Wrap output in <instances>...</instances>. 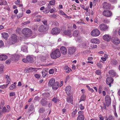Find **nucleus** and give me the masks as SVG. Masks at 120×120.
<instances>
[{
	"mask_svg": "<svg viewBox=\"0 0 120 120\" xmlns=\"http://www.w3.org/2000/svg\"><path fill=\"white\" fill-rule=\"evenodd\" d=\"M51 57L52 58L56 59L59 57L61 56L60 53L59 49H56L52 52L50 54Z\"/></svg>",
	"mask_w": 120,
	"mask_h": 120,
	"instance_id": "nucleus-1",
	"label": "nucleus"
},
{
	"mask_svg": "<svg viewBox=\"0 0 120 120\" xmlns=\"http://www.w3.org/2000/svg\"><path fill=\"white\" fill-rule=\"evenodd\" d=\"M22 34L26 37H29L32 35V32L30 29L27 28H24L22 31Z\"/></svg>",
	"mask_w": 120,
	"mask_h": 120,
	"instance_id": "nucleus-2",
	"label": "nucleus"
},
{
	"mask_svg": "<svg viewBox=\"0 0 120 120\" xmlns=\"http://www.w3.org/2000/svg\"><path fill=\"white\" fill-rule=\"evenodd\" d=\"M11 40H10L9 41V43L10 45L14 44L16 42L17 40L16 35L13 34L12 35Z\"/></svg>",
	"mask_w": 120,
	"mask_h": 120,
	"instance_id": "nucleus-3",
	"label": "nucleus"
},
{
	"mask_svg": "<svg viewBox=\"0 0 120 120\" xmlns=\"http://www.w3.org/2000/svg\"><path fill=\"white\" fill-rule=\"evenodd\" d=\"M99 29L102 31H107L109 27L104 23L101 24L99 26Z\"/></svg>",
	"mask_w": 120,
	"mask_h": 120,
	"instance_id": "nucleus-4",
	"label": "nucleus"
},
{
	"mask_svg": "<svg viewBox=\"0 0 120 120\" xmlns=\"http://www.w3.org/2000/svg\"><path fill=\"white\" fill-rule=\"evenodd\" d=\"M48 27V26H44L43 25H42L39 27V30L40 32L45 33L47 31Z\"/></svg>",
	"mask_w": 120,
	"mask_h": 120,
	"instance_id": "nucleus-5",
	"label": "nucleus"
},
{
	"mask_svg": "<svg viewBox=\"0 0 120 120\" xmlns=\"http://www.w3.org/2000/svg\"><path fill=\"white\" fill-rule=\"evenodd\" d=\"M100 34V31L97 29L93 30L91 33V35L93 36H98Z\"/></svg>",
	"mask_w": 120,
	"mask_h": 120,
	"instance_id": "nucleus-6",
	"label": "nucleus"
},
{
	"mask_svg": "<svg viewBox=\"0 0 120 120\" xmlns=\"http://www.w3.org/2000/svg\"><path fill=\"white\" fill-rule=\"evenodd\" d=\"M106 105L107 106H109L110 104L111 99L110 97L108 95H106L105 98Z\"/></svg>",
	"mask_w": 120,
	"mask_h": 120,
	"instance_id": "nucleus-7",
	"label": "nucleus"
},
{
	"mask_svg": "<svg viewBox=\"0 0 120 120\" xmlns=\"http://www.w3.org/2000/svg\"><path fill=\"white\" fill-rule=\"evenodd\" d=\"M60 31V30L59 28L55 27L52 30L51 33L54 34H58Z\"/></svg>",
	"mask_w": 120,
	"mask_h": 120,
	"instance_id": "nucleus-8",
	"label": "nucleus"
},
{
	"mask_svg": "<svg viewBox=\"0 0 120 120\" xmlns=\"http://www.w3.org/2000/svg\"><path fill=\"white\" fill-rule=\"evenodd\" d=\"M76 48L74 47H69L68 50V53L69 55H71L73 54L75 52Z\"/></svg>",
	"mask_w": 120,
	"mask_h": 120,
	"instance_id": "nucleus-9",
	"label": "nucleus"
},
{
	"mask_svg": "<svg viewBox=\"0 0 120 120\" xmlns=\"http://www.w3.org/2000/svg\"><path fill=\"white\" fill-rule=\"evenodd\" d=\"M65 92L68 96H70L72 94V91L71 86H67L65 89Z\"/></svg>",
	"mask_w": 120,
	"mask_h": 120,
	"instance_id": "nucleus-10",
	"label": "nucleus"
},
{
	"mask_svg": "<svg viewBox=\"0 0 120 120\" xmlns=\"http://www.w3.org/2000/svg\"><path fill=\"white\" fill-rule=\"evenodd\" d=\"M103 5V8L105 10H109L110 8L111 4L106 2H104Z\"/></svg>",
	"mask_w": 120,
	"mask_h": 120,
	"instance_id": "nucleus-11",
	"label": "nucleus"
},
{
	"mask_svg": "<svg viewBox=\"0 0 120 120\" xmlns=\"http://www.w3.org/2000/svg\"><path fill=\"white\" fill-rule=\"evenodd\" d=\"M103 14L104 16L109 17L112 15V13L110 11L104 10L103 12Z\"/></svg>",
	"mask_w": 120,
	"mask_h": 120,
	"instance_id": "nucleus-12",
	"label": "nucleus"
},
{
	"mask_svg": "<svg viewBox=\"0 0 120 120\" xmlns=\"http://www.w3.org/2000/svg\"><path fill=\"white\" fill-rule=\"evenodd\" d=\"M113 81V78L111 77H109L107 78L106 83L107 84L109 85V87L111 86V84L112 82Z\"/></svg>",
	"mask_w": 120,
	"mask_h": 120,
	"instance_id": "nucleus-13",
	"label": "nucleus"
},
{
	"mask_svg": "<svg viewBox=\"0 0 120 120\" xmlns=\"http://www.w3.org/2000/svg\"><path fill=\"white\" fill-rule=\"evenodd\" d=\"M112 41L113 43L116 45L119 44L120 43L119 40L117 37L113 38Z\"/></svg>",
	"mask_w": 120,
	"mask_h": 120,
	"instance_id": "nucleus-14",
	"label": "nucleus"
},
{
	"mask_svg": "<svg viewBox=\"0 0 120 120\" xmlns=\"http://www.w3.org/2000/svg\"><path fill=\"white\" fill-rule=\"evenodd\" d=\"M48 102L46 98H44L42 99L41 100L40 103L43 106H45L47 104Z\"/></svg>",
	"mask_w": 120,
	"mask_h": 120,
	"instance_id": "nucleus-15",
	"label": "nucleus"
},
{
	"mask_svg": "<svg viewBox=\"0 0 120 120\" xmlns=\"http://www.w3.org/2000/svg\"><path fill=\"white\" fill-rule=\"evenodd\" d=\"M103 38L105 41H109L111 40V37L107 34H105L103 36Z\"/></svg>",
	"mask_w": 120,
	"mask_h": 120,
	"instance_id": "nucleus-16",
	"label": "nucleus"
},
{
	"mask_svg": "<svg viewBox=\"0 0 120 120\" xmlns=\"http://www.w3.org/2000/svg\"><path fill=\"white\" fill-rule=\"evenodd\" d=\"M60 50L61 53L64 55L66 54L67 53V49L64 47H62L60 48Z\"/></svg>",
	"mask_w": 120,
	"mask_h": 120,
	"instance_id": "nucleus-17",
	"label": "nucleus"
},
{
	"mask_svg": "<svg viewBox=\"0 0 120 120\" xmlns=\"http://www.w3.org/2000/svg\"><path fill=\"white\" fill-rule=\"evenodd\" d=\"M55 80L54 79L52 78L48 82V86H49L51 87L53 85L55 82Z\"/></svg>",
	"mask_w": 120,
	"mask_h": 120,
	"instance_id": "nucleus-18",
	"label": "nucleus"
},
{
	"mask_svg": "<svg viewBox=\"0 0 120 120\" xmlns=\"http://www.w3.org/2000/svg\"><path fill=\"white\" fill-rule=\"evenodd\" d=\"M59 83L57 82H55L52 86V88L54 90H56L59 87Z\"/></svg>",
	"mask_w": 120,
	"mask_h": 120,
	"instance_id": "nucleus-19",
	"label": "nucleus"
},
{
	"mask_svg": "<svg viewBox=\"0 0 120 120\" xmlns=\"http://www.w3.org/2000/svg\"><path fill=\"white\" fill-rule=\"evenodd\" d=\"M10 109H8L7 108L6 110V107H4L3 109L2 110H0V115H2L3 112H8L9 111Z\"/></svg>",
	"mask_w": 120,
	"mask_h": 120,
	"instance_id": "nucleus-20",
	"label": "nucleus"
},
{
	"mask_svg": "<svg viewBox=\"0 0 120 120\" xmlns=\"http://www.w3.org/2000/svg\"><path fill=\"white\" fill-rule=\"evenodd\" d=\"M109 73L110 76L112 77H114L116 76V73L113 70H110L109 71Z\"/></svg>",
	"mask_w": 120,
	"mask_h": 120,
	"instance_id": "nucleus-21",
	"label": "nucleus"
},
{
	"mask_svg": "<svg viewBox=\"0 0 120 120\" xmlns=\"http://www.w3.org/2000/svg\"><path fill=\"white\" fill-rule=\"evenodd\" d=\"M91 42L93 43L98 44H99L100 43V41L98 39L95 38L92 39L91 40Z\"/></svg>",
	"mask_w": 120,
	"mask_h": 120,
	"instance_id": "nucleus-22",
	"label": "nucleus"
},
{
	"mask_svg": "<svg viewBox=\"0 0 120 120\" xmlns=\"http://www.w3.org/2000/svg\"><path fill=\"white\" fill-rule=\"evenodd\" d=\"M84 116L82 114H79L78 116L77 120H84Z\"/></svg>",
	"mask_w": 120,
	"mask_h": 120,
	"instance_id": "nucleus-23",
	"label": "nucleus"
},
{
	"mask_svg": "<svg viewBox=\"0 0 120 120\" xmlns=\"http://www.w3.org/2000/svg\"><path fill=\"white\" fill-rule=\"evenodd\" d=\"M8 58L7 56L5 55H0V60H5Z\"/></svg>",
	"mask_w": 120,
	"mask_h": 120,
	"instance_id": "nucleus-24",
	"label": "nucleus"
},
{
	"mask_svg": "<svg viewBox=\"0 0 120 120\" xmlns=\"http://www.w3.org/2000/svg\"><path fill=\"white\" fill-rule=\"evenodd\" d=\"M68 97H67V100L68 102L71 103L72 104V95L68 96Z\"/></svg>",
	"mask_w": 120,
	"mask_h": 120,
	"instance_id": "nucleus-25",
	"label": "nucleus"
},
{
	"mask_svg": "<svg viewBox=\"0 0 120 120\" xmlns=\"http://www.w3.org/2000/svg\"><path fill=\"white\" fill-rule=\"evenodd\" d=\"M26 58L28 62L30 63L32 62L33 61V58L29 56H27Z\"/></svg>",
	"mask_w": 120,
	"mask_h": 120,
	"instance_id": "nucleus-26",
	"label": "nucleus"
},
{
	"mask_svg": "<svg viewBox=\"0 0 120 120\" xmlns=\"http://www.w3.org/2000/svg\"><path fill=\"white\" fill-rule=\"evenodd\" d=\"M64 33L65 35H68L70 36L71 34V31L70 30H65L64 31Z\"/></svg>",
	"mask_w": 120,
	"mask_h": 120,
	"instance_id": "nucleus-27",
	"label": "nucleus"
},
{
	"mask_svg": "<svg viewBox=\"0 0 120 120\" xmlns=\"http://www.w3.org/2000/svg\"><path fill=\"white\" fill-rule=\"evenodd\" d=\"M3 37L4 38H6L8 36V35L7 33H3L1 34Z\"/></svg>",
	"mask_w": 120,
	"mask_h": 120,
	"instance_id": "nucleus-28",
	"label": "nucleus"
},
{
	"mask_svg": "<svg viewBox=\"0 0 120 120\" xmlns=\"http://www.w3.org/2000/svg\"><path fill=\"white\" fill-rule=\"evenodd\" d=\"M79 31L78 30L75 31L73 33V35L75 37H77L79 34Z\"/></svg>",
	"mask_w": 120,
	"mask_h": 120,
	"instance_id": "nucleus-29",
	"label": "nucleus"
},
{
	"mask_svg": "<svg viewBox=\"0 0 120 120\" xmlns=\"http://www.w3.org/2000/svg\"><path fill=\"white\" fill-rule=\"evenodd\" d=\"M31 68H30L28 69H25L24 70V71L25 73H29L32 71Z\"/></svg>",
	"mask_w": 120,
	"mask_h": 120,
	"instance_id": "nucleus-30",
	"label": "nucleus"
},
{
	"mask_svg": "<svg viewBox=\"0 0 120 120\" xmlns=\"http://www.w3.org/2000/svg\"><path fill=\"white\" fill-rule=\"evenodd\" d=\"M4 66L3 65H0V73H2L3 72Z\"/></svg>",
	"mask_w": 120,
	"mask_h": 120,
	"instance_id": "nucleus-31",
	"label": "nucleus"
},
{
	"mask_svg": "<svg viewBox=\"0 0 120 120\" xmlns=\"http://www.w3.org/2000/svg\"><path fill=\"white\" fill-rule=\"evenodd\" d=\"M21 50H23V52H27V47L26 46H23L21 49Z\"/></svg>",
	"mask_w": 120,
	"mask_h": 120,
	"instance_id": "nucleus-32",
	"label": "nucleus"
},
{
	"mask_svg": "<svg viewBox=\"0 0 120 120\" xmlns=\"http://www.w3.org/2000/svg\"><path fill=\"white\" fill-rule=\"evenodd\" d=\"M42 95L44 97H48L49 96L50 94L49 93L47 92L43 94Z\"/></svg>",
	"mask_w": 120,
	"mask_h": 120,
	"instance_id": "nucleus-33",
	"label": "nucleus"
},
{
	"mask_svg": "<svg viewBox=\"0 0 120 120\" xmlns=\"http://www.w3.org/2000/svg\"><path fill=\"white\" fill-rule=\"evenodd\" d=\"M117 63V62L116 60H112L111 61V64L113 65H115Z\"/></svg>",
	"mask_w": 120,
	"mask_h": 120,
	"instance_id": "nucleus-34",
	"label": "nucleus"
},
{
	"mask_svg": "<svg viewBox=\"0 0 120 120\" xmlns=\"http://www.w3.org/2000/svg\"><path fill=\"white\" fill-rule=\"evenodd\" d=\"M6 79H7V78H8V79H7V84L8 85L9 84V83L10 82L11 80L10 78H9V76H8L6 75Z\"/></svg>",
	"mask_w": 120,
	"mask_h": 120,
	"instance_id": "nucleus-35",
	"label": "nucleus"
},
{
	"mask_svg": "<svg viewBox=\"0 0 120 120\" xmlns=\"http://www.w3.org/2000/svg\"><path fill=\"white\" fill-rule=\"evenodd\" d=\"M107 120H114V118L112 116L110 115L108 117V118L107 119Z\"/></svg>",
	"mask_w": 120,
	"mask_h": 120,
	"instance_id": "nucleus-36",
	"label": "nucleus"
},
{
	"mask_svg": "<svg viewBox=\"0 0 120 120\" xmlns=\"http://www.w3.org/2000/svg\"><path fill=\"white\" fill-rule=\"evenodd\" d=\"M58 100V98L56 97L55 98L54 97L52 99V101H54L55 103H56L57 102Z\"/></svg>",
	"mask_w": 120,
	"mask_h": 120,
	"instance_id": "nucleus-37",
	"label": "nucleus"
},
{
	"mask_svg": "<svg viewBox=\"0 0 120 120\" xmlns=\"http://www.w3.org/2000/svg\"><path fill=\"white\" fill-rule=\"evenodd\" d=\"M50 5H51L49 3L48 4L47 6L48 8L49 9L47 10H46V12H45L46 13H48L50 9Z\"/></svg>",
	"mask_w": 120,
	"mask_h": 120,
	"instance_id": "nucleus-38",
	"label": "nucleus"
},
{
	"mask_svg": "<svg viewBox=\"0 0 120 120\" xmlns=\"http://www.w3.org/2000/svg\"><path fill=\"white\" fill-rule=\"evenodd\" d=\"M39 112L40 113H43L45 111V109L44 108H41L39 110Z\"/></svg>",
	"mask_w": 120,
	"mask_h": 120,
	"instance_id": "nucleus-39",
	"label": "nucleus"
},
{
	"mask_svg": "<svg viewBox=\"0 0 120 120\" xmlns=\"http://www.w3.org/2000/svg\"><path fill=\"white\" fill-rule=\"evenodd\" d=\"M34 106L33 105H31L29 108V110L30 111H32L34 109Z\"/></svg>",
	"mask_w": 120,
	"mask_h": 120,
	"instance_id": "nucleus-40",
	"label": "nucleus"
},
{
	"mask_svg": "<svg viewBox=\"0 0 120 120\" xmlns=\"http://www.w3.org/2000/svg\"><path fill=\"white\" fill-rule=\"evenodd\" d=\"M85 96L84 95H82L81 97V98L80 99V101H84L85 99Z\"/></svg>",
	"mask_w": 120,
	"mask_h": 120,
	"instance_id": "nucleus-41",
	"label": "nucleus"
},
{
	"mask_svg": "<svg viewBox=\"0 0 120 120\" xmlns=\"http://www.w3.org/2000/svg\"><path fill=\"white\" fill-rule=\"evenodd\" d=\"M79 108L81 110H83L84 109V105H83L82 104H80L79 105Z\"/></svg>",
	"mask_w": 120,
	"mask_h": 120,
	"instance_id": "nucleus-42",
	"label": "nucleus"
},
{
	"mask_svg": "<svg viewBox=\"0 0 120 120\" xmlns=\"http://www.w3.org/2000/svg\"><path fill=\"white\" fill-rule=\"evenodd\" d=\"M23 15V14L22 13H19L17 15V18L18 19H19L20 18L22 17Z\"/></svg>",
	"mask_w": 120,
	"mask_h": 120,
	"instance_id": "nucleus-43",
	"label": "nucleus"
},
{
	"mask_svg": "<svg viewBox=\"0 0 120 120\" xmlns=\"http://www.w3.org/2000/svg\"><path fill=\"white\" fill-rule=\"evenodd\" d=\"M7 4V3L5 1H2L0 3V5H2L4 4V5H6Z\"/></svg>",
	"mask_w": 120,
	"mask_h": 120,
	"instance_id": "nucleus-44",
	"label": "nucleus"
},
{
	"mask_svg": "<svg viewBox=\"0 0 120 120\" xmlns=\"http://www.w3.org/2000/svg\"><path fill=\"white\" fill-rule=\"evenodd\" d=\"M46 71H45L42 72V76L43 77H45L47 73H46Z\"/></svg>",
	"mask_w": 120,
	"mask_h": 120,
	"instance_id": "nucleus-45",
	"label": "nucleus"
},
{
	"mask_svg": "<svg viewBox=\"0 0 120 120\" xmlns=\"http://www.w3.org/2000/svg\"><path fill=\"white\" fill-rule=\"evenodd\" d=\"M55 3V1L54 0H52L50 1L49 2V3L51 4V5H54Z\"/></svg>",
	"mask_w": 120,
	"mask_h": 120,
	"instance_id": "nucleus-46",
	"label": "nucleus"
},
{
	"mask_svg": "<svg viewBox=\"0 0 120 120\" xmlns=\"http://www.w3.org/2000/svg\"><path fill=\"white\" fill-rule=\"evenodd\" d=\"M81 6L84 9L86 10L87 12H88V8H85L84 6L83 5H81Z\"/></svg>",
	"mask_w": 120,
	"mask_h": 120,
	"instance_id": "nucleus-47",
	"label": "nucleus"
},
{
	"mask_svg": "<svg viewBox=\"0 0 120 120\" xmlns=\"http://www.w3.org/2000/svg\"><path fill=\"white\" fill-rule=\"evenodd\" d=\"M103 22L104 23H108L109 22V20L107 19H104L103 20Z\"/></svg>",
	"mask_w": 120,
	"mask_h": 120,
	"instance_id": "nucleus-48",
	"label": "nucleus"
},
{
	"mask_svg": "<svg viewBox=\"0 0 120 120\" xmlns=\"http://www.w3.org/2000/svg\"><path fill=\"white\" fill-rule=\"evenodd\" d=\"M11 58L12 60L13 61L15 60V54L11 55Z\"/></svg>",
	"mask_w": 120,
	"mask_h": 120,
	"instance_id": "nucleus-49",
	"label": "nucleus"
},
{
	"mask_svg": "<svg viewBox=\"0 0 120 120\" xmlns=\"http://www.w3.org/2000/svg\"><path fill=\"white\" fill-rule=\"evenodd\" d=\"M15 61H17L19 59V56L15 54Z\"/></svg>",
	"mask_w": 120,
	"mask_h": 120,
	"instance_id": "nucleus-50",
	"label": "nucleus"
},
{
	"mask_svg": "<svg viewBox=\"0 0 120 120\" xmlns=\"http://www.w3.org/2000/svg\"><path fill=\"white\" fill-rule=\"evenodd\" d=\"M43 23L45 26H48L47 24V21L46 20H43L42 21Z\"/></svg>",
	"mask_w": 120,
	"mask_h": 120,
	"instance_id": "nucleus-51",
	"label": "nucleus"
},
{
	"mask_svg": "<svg viewBox=\"0 0 120 120\" xmlns=\"http://www.w3.org/2000/svg\"><path fill=\"white\" fill-rule=\"evenodd\" d=\"M15 87V86L14 85L12 84L10 86L9 88L10 90H12Z\"/></svg>",
	"mask_w": 120,
	"mask_h": 120,
	"instance_id": "nucleus-52",
	"label": "nucleus"
},
{
	"mask_svg": "<svg viewBox=\"0 0 120 120\" xmlns=\"http://www.w3.org/2000/svg\"><path fill=\"white\" fill-rule=\"evenodd\" d=\"M95 73L96 74L98 75H100L101 74V71L99 70H96L95 71Z\"/></svg>",
	"mask_w": 120,
	"mask_h": 120,
	"instance_id": "nucleus-53",
	"label": "nucleus"
},
{
	"mask_svg": "<svg viewBox=\"0 0 120 120\" xmlns=\"http://www.w3.org/2000/svg\"><path fill=\"white\" fill-rule=\"evenodd\" d=\"M4 45L3 42L2 40H0V48L3 46Z\"/></svg>",
	"mask_w": 120,
	"mask_h": 120,
	"instance_id": "nucleus-54",
	"label": "nucleus"
},
{
	"mask_svg": "<svg viewBox=\"0 0 120 120\" xmlns=\"http://www.w3.org/2000/svg\"><path fill=\"white\" fill-rule=\"evenodd\" d=\"M8 85L7 84L6 85H3L0 86V88H1L3 89L5 88L8 86Z\"/></svg>",
	"mask_w": 120,
	"mask_h": 120,
	"instance_id": "nucleus-55",
	"label": "nucleus"
},
{
	"mask_svg": "<svg viewBox=\"0 0 120 120\" xmlns=\"http://www.w3.org/2000/svg\"><path fill=\"white\" fill-rule=\"evenodd\" d=\"M54 72V70L53 69H51L50 70L49 73L50 74H52Z\"/></svg>",
	"mask_w": 120,
	"mask_h": 120,
	"instance_id": "nucleus-56",
	"label": "nucleus"
},
{
	"mask_svg": "<svg viewBox=\"0 0 120 120\" xmlns=\"http://www.w3.org/2000/svg\"><path fill=\"white\" fill-rule=\"evenodd\" d=\"M15 95V93L14 92H11L10 93L9 96H12Z\"/></svg>",
	"mask_w": 120,
	"mask_h": 120,
	"instance_id": "nucleus-57",
	"label": "nucleus"
},
{
	"mask_svg": "<svg viewBox=\"0 0 120 120\" xmlns=\"http://www.w3.org/2000/svg\"><path fill=\"white\" fill-rule=\"evenodd\" d=\"M76 113L75 112H74L73 111L72 113V117H75Z\"/></svg>",
	"mask_w": 120,
	"mask_h": 120,
	"instance_id": "nucleus-58",
	"label": "nucleus"
},
{
	"mask_svg": "<svg viewBox=\"0 0 120 120\" xmlns=\"http://www.w3.org/2000/svg\"><path fill=\"white\" fill-rule=\"evenodd\" d=\"M53 24L54 25H55V26H59V23L55 21L54 23H53Z\"/></svg>",
	"mask_w": 120,
	"mask_h": 120,
	"instance_id": "nucleus-59",
	"label": "nucleus"
},
{
	"mask_svg": "<svg viewBox=\"0 0 120 120\" xmlns=\"http://www.w3.org/2000/svg\"><path fill=\"white\" fill-rule=\"evenodd\" d=\"M97 65L98 67L100 68H101L102 67V65L101 64L99 63H98Z\"/></svg>",
	"mask_w": 120,
	"mask_h": 120,
	"instance_id": "nucleus-60",
	"label": "nucleus"
},
{
	"mask_svg": "<svg viewBox=\"0 0 120 120\" xmlns=\"http://www.w3.org/2000/svg\"><path fill=\"white\" fill-rule=\"evenodd\" d=\"M10 60L8 59L6 61L5 63L7 64H9L10 63Z\"/></svg>",
	"mask_w": 120,
	"mask_h": 120,
	"instance_id": "nucleus-61",
	"label": "nucleus"
},
{
	"mask_svg": "<svg viewBox=\"0 0 120 120\" xmlns=\"http://www.w3.org/2000/svg\"><path fill=\"white\" fill-rule=\"evenodd\" d=\"M35 77L38 79L40 77V75L38 74H35L34 75Z\"/></svg>",
	"mask_w": 120,
	"mask_h": 120,
	"instance_id": "nucleus-62",
	"label": "nucleus"
},
{
	"mask_svg": "<svg viewBox=\"0 0 120 120\" xmlns=\"http://www.w3.org/2000/svg\"><path fill=\"white\" fill-rule=\"evenodd\" d=\"M31 69H31L32 71H37V68H31Z\"/></svg>",
	"mask_w": 120,
	"mask_h": 120,
	"instance_id": "nucleus-63",
	"label": "nucleus"
},
{
	"mask_svg": "<svg viewBox=\"0 0 120 120\" xmlns=\"http://www.w3.org/2000/svg\"><path fill=\"white\" fill-rule=\"evenodd\" d=\"M15 3L16 4H20V2L19 0H17L15 2Z\"/></svg>",
	"mask_w": 120,
	"mask_h": 120,
	"instance_id": "nucleus-64",
	"label": "nucleus"
}]
</instances>
